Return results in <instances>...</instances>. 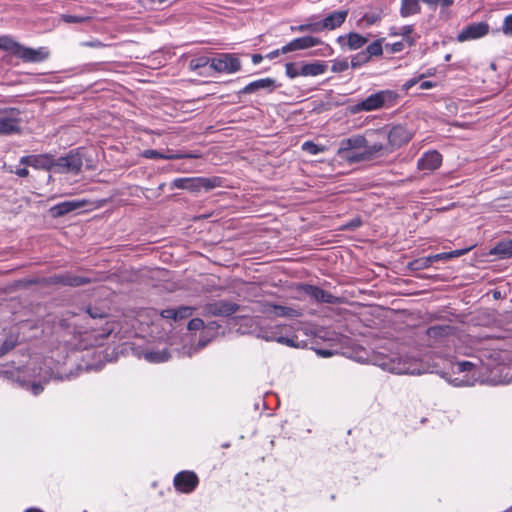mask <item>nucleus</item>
Listing matches in <instances>:
<instances>
[{"mask_svg": "<svg viewBox=\"0 0 512 512\" xmlns=\"http://www.w3.org/2000/svg\"><path fill=\"white\" fill-rule=\"evenodd\" d=\"M21 44L10 36H0V49L17 56Z\"/></svg>", "mask_w": 512, "mask_h": 512, "instance_id": "30", "label": "nucleus"}, {"mask_svg": "<svg viewBox=\"0 0 512 512\" xmlns=\"http://www.w3.org/2000/svg\"><path fill=\"white\" fill-rule=\"evenodd\" d=\"M327 65L324 62L316 61L312 63H305L301 66L302 76H318L325 73Z\"/></svg>", "mask_w": 512, "mask_h": 512, "instance_id": "24", "label": "nucleus"}, {"mask_svg": "<svg viewBox=\"0 0 512 512\" xmlns=\"http://www.w3.org/2000/svg\"><path fill=\"white\" fill-rule=\"evenodd\" d=\"M193 308L189 306H182L176 309V320L185 319L192 315Z\"/></svg>", "mask_w": 512, "mask_h": 512, "instance_id": "46", "label": "nucleus"}, {"mask_svg": "<svg viewBox=\"0 0 512 512\" xmlns=\"http://www.w3.org/2000/svg\"><path fill=\"white\" fill-rule=\"evenodd\" d=\"M198 190H212L220 185V180L217 177H197Z\"/></svg>", "mask_w": 512, "mask_h": 512, "instance_id": "33", "label": "nucleus"}, {"mask_svg": "<svg viewBox=\"0 0 512 512\" xmlns=\"http://www.w3.org/2000/svg\"><path fill=\"white\" fill-rule=\"evenodd\" d=\"M87 205L86 200H71L54 205L50 209L53 217H61Z\"/></svg>", "mask_w": 512, "mask_h": 512, "instance_id": "19", "label": "nucleus"}, {"mask_svg": "<svg viewBox=\"0 0 512 512\" xmlns=\"http://www.w3.org/2000/svg\"><path fill=\"white\" fill-rule=\"evenodd\" d=\"M82 165V155L78 151H70L66 156L54 159V172L78 174Z\"/></svg>", "mask_w": 512, "mask_h": 512, "instance_id": "6", "label": "nucleus"}, {"mask_svg": "<svg viewBox=\"0 0 512 512\" xmlns=\"http://www.w3.org/2000/svg\"><path fill=\"white\" fill-rule=\"evenodd\" d=\"M31 391L34 395H39L43 391V386L39 383H33L31 386Z\"/></svg>", "mask_w": 512, "mask_h": 512, "instance_id": "55", "label": "nucleus"}, {"mask_svg": "<svg viewBox=\"0 0 512 512\" xmlns=\"http://www.w3.org/2000/svg\"><path fill=\"white\" fill-rule=\"evenodd\" d=\"M264 313L273 312L276 316L279 317H299L301 313L299 310L294 309L292 307L282 306V305H274V304H266L264 309L262 310Z\"/></svg>", "mask_w": 512, "mask_h": 512, "instance_id": "23", "label": "nucleus"}, {"mask_svg": "<svg viewBox=\"0 0 512 512\" xmlns=\"http://www.w3.org/2000/svg\"><path fill=\"white\" fill-rule=\"evenodd\" d=\"M207 343H208V340H202V339H201V340L198 342V345H197V346H198L199 348H203V347H205V346L207 345Z\"/></svg>", "mask_w": 512, "mask_h": 512, "instance_id": "63", "label": "nucleus"}, {"mask_svg": "<svg viewBox=\"0 0 512 512\" xmlns=\"http://www.w3.org/2000/svg\"><path fill=\"white\" fill-rule=\"evenodd\" d=\"M15 174L19 177H27L29 175V171L27 168H17L15 170Z\"/></svg>", "mask_w": 512, "mask_h": 512, "instance_id": "57", "label": "nucleus"}, {"mask_svg": "<svg viewBox=\"0 0 512 512\" xmlns=\"http://www.w3.org/2000/svg\"><path fill=\"white\" fill-rule=\"evenodd\" d=\"M143 156L147 159H163L164 154L154 149H148L143 152Z\"/></svg>", "mask_w": 512, "mask_h": 512, "instance_id": "49", "label": "nucleus"}, {"mask_svg": "<svg viewBox=\"0 0 512 512\" xmlns=\"http://www.w3.org/2000/svg\"><path fill=\"white\" fill-rule=\"evenodd\" d=\"M377 364L391 373L395 374H420V363L407 355L393 353L390 356H385L377 361Z\"/></svg>", "mask_w": 512, "mask_h": 512, "instance_id": "2", "label": "nucleus"}, {"mask_svg": "<svg viewBox=\"0 0 512 512\" xmlns=\"http://www.w3.org/2000/svg\"><path fill=\"white\" fill-rule=\"evenodd\" d=\"M349 67V63L347 59L334 60L331 71L334 73H340L346 71Z\"/></svg>", "mask_w": 512, "mask_h": 512, "instance_id": "43", "label": "nucleus"}, {"mask_svg": "<svg viewBox=\"0 0 512 512\" xmlns=\"http://www.w3.org/2000/svg\"><path fill=\"white\" fill-rule=\"evenodd\" d=\"M280 54H283L282 51H281V48L271 51L270 53H268L266 55V57L268 59H274V58L278 57Z\"/></svg>", "mask_w": 512, "mask_h": 512, "instance_id": "58", "label": "nucleus"}, {"mask_svg": "<svg viewBox=\"0 0 512 512\" xmlns=\"http://www.w3.org/2000/svg\"><path fill=\"white\" fill-rule=\"evenodd\" d=\"M275 87V80L272 78H263L255 80L248 85H246L242 90H240V94H251L257 92L259 90H269L272 91Z\"/></svg>", "mask_w": 512, "mask_h": 512, "instance_id": "22", "label": "nucleus"}, {"mask_svg": "<svg viewBox=\"0 0 512 512\" xmlns=\"http://www.w3.org/2000/svg\"><path fill=\"white\" fill-rule=\"evenodd\" d=\"M464 253V250H456L449 253H439L428 257H421L418 259H415L410 263V267L413 270H422L425 268H428L432 265V263L440 261V260H446L451 259L453 257H458Z\"/></svg>", "mask_w": 512, "mask_h": 512, "instance_id": "12", "label": "nucleus"}, {"mask_svg": "<svg viewBox=\"0 0 512 512\" xmlns=\"http://www.w3.org/2000/svg\"><path fill=\"white\" fill-rule=\"evenodd\" d=\"M285 69H286V75L289 77V78H296L298 76H302V73L301 72V67H298L295 63H287L285 65Z\"/></svg>", "mask_w": 512, "mask_h": 512, "instance_id": "44", "label": "nucleus"}, {"mask_svg": "<svg viewBox=\"0 0 512 512\" xmlns=\"http://www.w3.org/2000/svg\"><path fill=\"white\" fill-rule=\"evenodd\" d=\"M383 149L384 146L381 143L369 145L368 141L366 140V146L363 147L364 158H366V161H369L373 159V157L380 153Z\"/></svg>", "mask_w": 512, "mask_h": 512, "instance_id": "36", "label": "nucleus"}, {"mask_svg": "<svg viewBox=\"0 0 512 512\" xmlns=\"http://www.w3.org/2000/svg\"><path fill=\"white\" fill-rule=\"evenodd\" d=\"M435 87V83L432 81H423L420 83V89L422 90H428Z\"/></svg>", "mask_w": 512, "mask_h": 512, "instance_id": "56", "label": "nucleus"}, {"mask_svg": "<svg viewBox=\"0 0 512 512\" xmlns=\"http://www.w3.org/2000/svg\"><path fill=\"white\" fill-rule=\"evenodd\" d=\"M347 16L348 10H337L329 13L322 20H318L320 32L339 28L346 21Z\"/></svg>", "mask_w": 512, "mask_h": 512, "instance_id": "13", "label": "nucleus"}, {"mask_svg": "<svg viewBox=\"0 0 512 512\" xmlns=\"http://www.w3.org/2000/svg\"><path fill=\"white\" fill-rule=\"evenodd\" d=\"M173 483L177 491L188 494L195 490L199 479L193 471H181L175 475Z\"/></svg>", "mask_w": 512, "mask_h": 512, "instance_id": "10", "label": "nucleus"}, {"mask_svg": "<svg viewBox=\"0 0 512 512\" xmlns=\"http://www.w3.org/2000/svg\"><path fill=\"white\" fill-rule=\"evenodd\" d=\"M302 150L311 154V155H317L319 153H322L325 151L324 146H319L315 144L312 141H306L302 144Z\"/></svg>", "mask_w": 512, "mask_h": 512, "instance_id": "40", "label": "nucleus"}, {"mask_svg": "<svg viewBox=\"0 0 512 512\" xmlns=\"http://www.w3.org/2000/svg\"><path fill=\"white\" fill-rule=\"evenodd\" d=\"M316 46L321 47L315 52V55L326 57L333 54V49L329 44L323 42L320 38L311 35H306L291 40L286 45L281 47V51L283 54H287L295 51L307 50Z\"/></svg>", "mask_w": 512, "mask_h": 512, "instance_id": "5", "label": "nucleus"}, {"mask_svg": "<svg viewBox=\"0 0 512 512\" xmlns=\"http://www.w3.org/2000/svg\"><path fill=\"white\" fill-rule=\"evenodd\" d=\"M290 31L292 33H303V32H310V33H318L319 30V24L318 20H316V17H311L307 22L297 25V26H291Z\"/></svg>", "mask_w": 512, "mask_h": 512, "instance_id": "28", "label": "nucleus"}, {"mask_svg": "<svg viewBox=\"0 0 512 512\" xmlns=\"http://www.w3.org/2000/svg\"><path fill=\"white\" fill-rule=\"evenodd\" d=\"M163 159L173 160V159H183L182 154H164Z\"/></svg>", "mask_w": 512, "mask_h": 512, "instance_id": "59", "label": "nucleus"}, {"mask_svg": "<svg viewBox=\"0 0 512 512\" xmlns=\"http://www.w3.org/2000/svg\"><path fill=\"white\" fill-rule=\"evenodd\" d=\"M453 0H437V4L441 5L442 7H448L452 5Z\"/></svg>", "mask_w": 512, "mask_h": 512, "instance_id": "61", "label": "nucleus"}, {"mask_svg": "<svg viewBox=\"0 0 512 512\" xmlns=\"http://www.w3.org/2000/svg\"><path fill=\"white\" fill-rule=\"evenodd\" d=\"M262 60H263V57H262V55H260V54H254V55L252 56V62H253V64H255V65H257V64H259V63H261V61H262Z\"/></svg>", "mask_w": 512, "mask_h": 512, "instance_id": "60", "label": "nucleus"}, {"mask_svg": "<svg viewBox=\"0 0 512 512\" xmlns=\"http://www.w3.org/2000/svg\"><path fill=\"white\" fill-rule=\"evenodd\" d=\"M490 254L496 255L501 259L512 256V240H503L498 242L490 251Z\"/></svg>", "mask_w": 512, "mask_h": 512, "instance_id": "26", "label": "nucleus"}, {"mask_svg": "<svg viewBox=\"0 0 512 512\" xmlns=\"http://www.w3.org/2000/svg\"><path fill=\"white\" fill-rule=\"evenodd\" d=\"M369 60V55L362 51L351 58V66L352 68H358Z\"/></svg>", "mask_w": 512, "mask_h": 512, "instance_id": "42", "label": "nucleus"}, {"mask_svg": "<svg viewBox=\"0 0 512 512\" xmlns=\"http://www.w3.org/2000/svg\"><path fill=\"white\" fill-rule=\"evenodd\" d=\"M451 373L447 380L454 386L473 385L479 376L478 363L472 361L452 362Z\"/></svg>", "mask_w": 512, "mask_h": 512, "instance_id": "4", "label": "nucleus"}, {"mask_svg": "<svg viewBox=\"0 0 512 512\" xmlns=\"http://www.w3.org/2000/svg\"><path fill=\"white\" fill-rule=\"evenodd\" d=\"M387 137L391 146L400 147L412 138V134L406 127L396 125L390 129Z\"/></svg>", "mask_w": 512, "mask_h": 512, "instance_id": "17", "label": "nucleus"}, {"mask_svg": "<svg viewBox=\"0 0 512 512\" xmlns=\"http://www.w3.org/2000/svg\"><path fill=\"white\" fill-rule=\"evenodd\" d=\"M412 31H413V28L410 25H405V26H401L398 28L392 27L390 29V35H401V36L407 37L408 44L412 45L413 41L409 38V35L411 34Z\"/></svg>", "mask_w": 512, "mask_h": 512, "instance_id": "38", "label": "nucleus"}, {"mask_svg": "<svg viewBox=\"0 0 512 512\" xmlns=\"http://www.w3.org/2000/svg\"><path fill=\"white\" fill-rule=\"evenodd\" d=\"M53 282L67 285V286L76 287V286H80V285L86 283L87 280L82 277L65 274V275L55 276L53 278Z\"/></svg>", "mask_w": 512, "mask_h": 512, "instance_id": "29", "label": "nucleus"}, {"mask_svg": "<svg viewBox=\"0 0 512 512\" xmlns=\"http://www.w3.org/2000/svg\"><path fill=\"white\" fill-rule=\"evenodd\" d=\"M502 31L505 35L512 36V14H509L504 18Z\"/></svg>", "mask_w": 512, "mask_h": 512, "instance_id": "47", "label": "nucleus"}, {"mask_svg": "<svg viewBox=\"0 0 512 512\" xmlns=\"http://www.w3.org/2000/svg\"><path fill=\"white\" fill-rule=\"evenodd\" d=\"M208 64H211V59L206 56H201L190 60L189 69L192 71H197L201 68L206 67Z\"/></svg>", "mask_w": 512, "mask_h": 512, "instance_id": "37", "label": "nucleus"}, {"mask_svg": "<svg viewBox=\"0 0 512 512\" xmlns=\"http://www.w3.org/2000/svg\"><path fill=\"white\" fill-rule=\"evenodd\" d=\"M337 155L340 158L345 159L346 161H348L350 163L366 161V158H364L363 150H361V151L354 150V151H349V152H345L342 154L337 152Z\"/></svg>", "mask_w": 512, "mask_h": 512, "instance_id": "34", "label": "nucleus"}, {"mask_svg": "<svg viewBox=\"0 0 512 512\" xmlns=\"http://www.w3.org/2000/svg\"><path fill=\"white\" fill-rule=\"evenodd\" d=\"M404 49V43L403 42H395L391 44V51L393 53L401 52Z\"/></svg>", "mask_w": 512, "mask_h": 512, "instance_id": "53", "label": "nucleus"}, {"mask_svg": "<svg viewBox=\"0 0 512 512\" xmlns=\"http://www.w3.org/2000/svg\"><path fill=\"white\" fill-rule=\"evenodd\" d=\"M183 158H198L199 155L198 154H195V153H186V154H182Z\"/></svg>", "mask_w": 512, "mask_h": 512, "instance_id": "62", "label": "nucleus"}, {"mask_svg": "<svg viewBox=\"0 0 512 512\" xmlns=\"http://www.w3.org/2000/svg\"><path fill=\"white\" fill-rule=\"evenodd\" d=\"M171 188L185 189L191 192H198L197 177L176 178L171 183Z\"/></svg>", "mask_w": 512, "mask_h": 512, "instance_id": "25", "label": "nucleus"}, {"mask_svg": "<svg viewBox=\"0 0 512 512\" xmlns=\"http://www.w3.org/2000/svg\"><path fill=\"white\" fill-rule=\"evenodd\" d=\"M298 289L319 303L336 304L338 302V297L314 285L302 284Z\"/></svg>", "mask_w": 512, "mask_h": 512, "instance_id": "11", "label": "nucleus"}, {"mask_svg": "<svg viewBox=\"0 0 512 512\" xmlns=\"http://www.w3.org/2000/svg\"><path fill=\"white\" fill-rule=\"evenodd\" d=\"M210 67L219 73L232 74L241 69V62L234 54L220 53L211 59Z\"/></svg>", "mask_w": 512, "mask_h": 512, "instance_id": "7", "label": "nucleus"}, {"mask_svg": "<svg viewBox=\"0 0 512 512\" xmlns=\"http://www.w3.org/2000/svg\"><path fill=\"white\" fill-rule=\"evenodd\" d=\"M441 163L442 155L438 151L432 150L422 155L417 162V167L419 170L433 171L438 169Z\"/></svg>", "mask_w": 512, "mask_h": 512, "instance_id": "18", "label": "nucleus"}, {"mask_svg": "<svg viewBox=\"0 0 512 512\" xmlns=\"http://www.w3.org/2000/svg\"><path fill=\"white\" fill-rule=\"evenodd\" d=\"M204 327V321L200 318H193L188 323V330L197 331Z\"/></svg>", "mask_w": 512, "mask_h": 512, "instance_id": "48", "label": "nucleus"}, {"mask_svg": "<svg viewBox=\"0 0 512 512\" xmlns=\"http://www.w3.org/2000/svg\"><path fill=\"white\" fill-rule=\"evenodd\" d=\"M425 76H426V74H421L418 77L409 79L408 81H406L404 83L403 90L408 91L410 88H412L414 85H416Z\"/></svg>", "mask_w": 512, "mask_h": 512, "instance_id": "50", "label": "nucleus"}, {"mask_svg": "<svg viewBox=\"0 0 512 512\" xmlns=\"http://www.w3.org/2000/svg\"><path fill=\"white\" fill-rule=\"evenodd\" d=\"M20 164L54 172V158L50 155L23 156Z\"/></svg>", "mask_w": 512, "mask_h": 512, "instance_id": "15", "label": "nucleus"}, {"mask_svg": "<svg viewBox=\"0 0 512 512\" xmlns=\"http://www.w3.org/2000/svg\"><path fill=\"white\" fill-rule=\"evenodd\" d=\"M16 57L24 62L38 63L45 61L49 57V51L45 47L33 49L21 45Z\"/></svg>", "mask_w": 512, "mask_h": 512, "instance_id": "16", "label": "nucleus"}, {"mask_svg": "<svg viewBox=\"0 0 512 512\" xmlns=\"http://www.w3.org/2000/svg\"><path fill=\"white\" fill-rule=\"evenodd\" d=\"M420 9L418 0H402L400 14L402 17H408L419 13Z\"/></svg>", "mask_w": 512, "mask_h": 512, "instance_id": "31", "label": "nucleus"}, {"mask_svg": "<svg viewBox=\"0 0 512 512\" xmlns=\"http://www.w3.org/2000/svg\"><path fill=\"white\" fill-rule=\"evenodd\" d=\"M452 331L450 326L436 325L431 326L427 329V335L429 338L440 339L448 336Z\"/></svg>", "mask_w": 512, "mask_h": 512, "instance_id": "32", "label": "nucleus"}, {"mask_svg": "<svg viewBox=\"0 0 512 512\" xmlns=\"http://www.w3.org/2000/svg\"><path fill=\"white\" fill-rule=\"evenodd\" d=\"M365 53L369 55V59L372 56H381L383 53L382 40H376L369 44L365 50Z\"/></svg>", "mask_w": 512, "mask_h": 512, "instance_id": "39", "label": "nucleus"}, {"mask_svg": "<svg viewBox=\"0 0 512 512\" xmlns=\"http://www.w3.org/2000/svg\"><path fill=\"white\" fill-rule=\"evenodd\" d=\"M171 355L167 349L150 350L144 353V358L150 363H162L170 359Z\"/></svg>", "mask_w": 512, "mask_h": 512, "instance_id": "27", "label": "nucleus"}, {"mask_svg": "<svg viewBox=\"0 0 512 512\" xmlns=\"http://www.w3.org/2000/svg\"><path fill=\"white\" fill-rule=\"evenodd\" d=\"M294 331L290 325H276L268 328H259L256 332V337L265 341H276L280 344L300 348L304 347L306 343L299 340L296 335H292Z\"/></svg>", "mask_w": 512, "mask_h": 512, "instance_id": "1", "label": "nucleus"}, {"mask_svg": "<svg viewBox=\"0 0 512 512\" xmlns=\"http://www.w3.org/2000/svg\"><path fill=\"white\" fill-rule=\"evenodd\" d=\"M61 19L66 23H84L90 20V16L62 14Z\"/></svg>", "mask_w": 512, "mask_h": 512, "instance_id": "41", "label": "nucleus"}, {"mask_svg": "<svg viewBox=\"0 0 512 512\" xmlns=\"http://www.w3.org/2000/svg\"><path fill=\"white\" fill-rule=\"evenodd\" d=\"M366 146V138L361 135H356L350 138L343 139L340 142L338 153H345L354 150H363Z\"/></svg>", "mask_w": 512, "mask_h": 512, "instance_id": "21", "label": "nucleus"}, {"mask_svg": "<svg viewBox=\"0 0 512 512\" xmlns=\"http://www.w3.org/2000/svg\"><path fill=\"white\" fill-rule=\"evenodd\" d=\"M25 512H43V511L38 508H29V509L25 510Z\"/></svg>", "mask_w": 512, "mask_h": 512, "instance_id": "64", "label": "nucleus"}, {"mask_svg": "<svg viewBox=\"0 0 512 512\" xmlns=\"http://www.w3.org/2000/svg\"><path fill=\"white\" fill-rule=\"evenodd\" d=\"M381 15L378 12H369L366 13L362 18L358 21L359 27H368L371 25L376 24L378 21H380Z\"/></svg>", "mask_w": 512, "mask_h": 512, "instance_id": "35", "label": "nucleus"}, {"mask_svg": "<svg viewBox=\"0 0 512 512\" xmlns=\"http://www.w3.org/2000/svg\"><path fill=\"white\" fill-rule=\"evenodd\" d=\"M316 353L321 356V357H330L334 354V352L332 350H328V349H317L316 350Z\"/></svg>", "mask_w": 512, "mask_h": 512, "instance_id": "54", "label": "nucleus"}, {"mask_svg": "<svg viewBox=\"0 0 512 512\" xmlns=\"http://www.w3.org/2000/svg\"><path fill=\"white\" fill-rule=\"evenodd\" d=\"M80 45L83 47H90V48H103L106 46L104 43H102L101 41H99L97 39L81 42Z\"/></svg>", "mask_w": 512, "mask_h": 512, "instance_id": "51", "label": "nucleus"}, {"mask_svg": "<svg viewBox=\"0 0 512 512\" xmlns=\"http://www.w3.org/2000/svg\"><path fill=\"white\" fill-rule=\"evenodd\" d=\"M337 42L340 45H347L349 50H358L368 42V39L358 33L350 32L347 35L339 36Z\"/></svg>", "mask_w": 512, "mask_h": 512, "instance_id": "20", "label": "nucleus"}, {"mask_svg": "<svg viewBox=\"0 0 512 512\" xmlns=\"http://www.w3.org/2000/svg\"><path fill=\"white\" fill-rule=\"evenodd\" d=\"M16 346V340L12 337L7 338L3 344L0 346V357L4 356L10 350H12Z\"/></svg>", "mask_w": 512, "mask_h": 512, "instance_id": "45", "label": "nucleus"}, {"mask_svg": "<svg viewBox=\"0 0 512 512\" xmlns=\"http://www.w3.org/2000/svg\"><path fill=\"white\" fill-rule=\"evenodd\" d=\"M489 32V25L485 22L473 23L466 26L457 36L459 42L474 40L485 36Z\"/></svg>", "mask_w": 512, "mask_h": 512, "instance_id": "14", "label": "nucleus"}, {"mask_svg": "<svg viewBox=\"0 0 512 512\" xmlns=\"http://www.w3.org/2000/svg\"><path fill=\"white\" fill-rule=\"evenodd\" d=\"M162 317L176 320V309H165L161 313Z\"/></svg>", "mask_w": 512, "mask_h": 512, "instance_id": "52", "label": "nucleus"}, {"mask_svg": "<svg viewBox=\"0 0 512 512\" xmlns=\"http://www.w3.org/2000/svg\"><path fill=\"white\" fill-rule=\"evenodd\" d=\"M397 98L398 94L395 91L381 90L351 106L350 111L356 114L360 112H371L381 108H389L396 103Z\"/></svg>", "mask_w": 512, "mask_h": 512, "instance_id": "3", "label": "nucleus"}, {"mask_svg": "<svg viewBox=\"0 0 512 512\" xmlns=\"http://www.w3.org/2000/svg\"><path fill=\"white\" fill-rule=\"evenodd\" d=\"M21 133L20 111L10 108L6 114L0 117V135H13Z\"/></svg>", "mask_w": 512, "mask_h": 512, "instance_id": "8", "label": "nucleus"}, {"mask_svg": "<svg viewBox=\"0 0 512 512\" xmlns=\"http://www.w3.org/2000/svg\"><path fill=\"white\" fill-rule=\"evenodd\" d=\"M240 310V305L228 300H219L204 306V314L209 316L228 317Z\"/></svg>", "mask_w": 512, "mask_h": 512, "instance_id": "9", "label": "nucleus"}]
</instances>
